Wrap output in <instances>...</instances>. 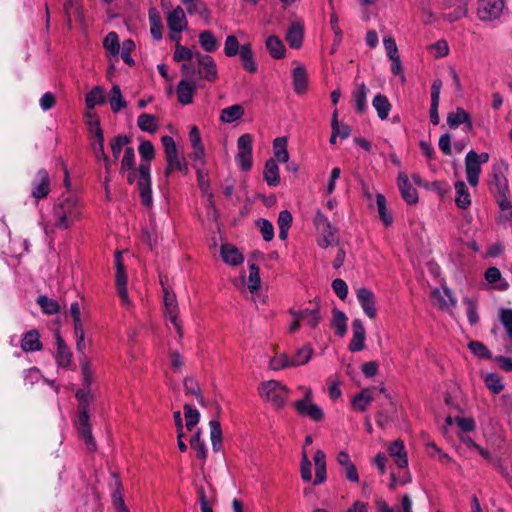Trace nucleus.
I'll use <instances>...</instances> for the list:
<instances>
[{
	"label": "nucleus",
	"mask_w": 512,
	"mask_h": 512,
	"mask_svg": "<svg viewBox=\"0 0 512 512\" xmlns=\"http://www.w3.org/2000/svg\"><path fill=\"white\" fill-rule=\"evenodd\" d=\"M82 218V205L79 198L72 194L61 195L54 203L50 220H43L42 226L46 235L55 230H67Z\"/></svg>",
	"instance_id": "nucleus-1"
},
{
	"label": "nucleus",
	"mask_w": 512,
	"mask_h": 512,
	"mask_svg": "<svg viewBox=\"0 0 512 512\" xmlns=\"http://www.w3.org/2000/svg\"><path fill=\"white\" fill-rule=\"evenodd\" d=\"M138 150L142 158V161L138 167V191L142 205L145 207H150L152 205L153 198L149 162L154 158L155 150L150 141H142Z\"/></svg>",
	"instance_id": "nucleus-2"
},
{
	"label": "nucleus",
	"mask_w": 512,
	"mask_h": 512,
	"mask_svg": "<svg viewBox=\"0 0 512 512\" xmlns=\"http://www.w3.org/2000/svg\"><path fill=\"white\" fill-rule=\"evenodd\" d=\"M260 396L275 408H281L286 403L289 390L276 380L263 382L259 387Z\"/></svg>",
	"instance_id": "nucleus-3"
},
{
	"label": "nucleus",
	"mask_w": 512,
	"mask_h": 512,
	"mask_svg": "<svg viewBox=\"0 0 512 512\" xmlns=\"http://www.w3.org/2000/svg\"><path fill=\"white\" fill-rule=\"evenodd\" d=\"M161 141L164 146L165 158L167 161V167L165 169L166 177H169L174 171L187 173V163L184 159L179 158L177 147L173 138L166 135L162 137Z\"/></svg>",
	"instance_id": "nucleus-4"
},
{
	"label": "nucleus",
	"mask_w": 512,
	"mask_h": 512,
	"mask_svg": "<svg viewBox=\"0 0 512 512\" xmlns=\"http://www.w3.org/2000/svg\"><path fill=\"white\" fill-rule=\"evenodd\" d=\"M161 284L163 286V304H164V313L167 321H169L175 328L176 332L181 337L183 334L181 323L178 320L179 307L176 299V295L169 291V289L164 286V282L161 279Z\"/></svg>",
	"instance_id": "nucleus-5"
},
{
	"label": "nucleus",
	"mask_w": 512,
	"mask_h": 512,
	"mask_svg": "<svg viewBox=\"0 0 512 512\" xmlns=\"http://www.w3.org/2000/svg\"><path fill=\"white\" fill-rule=\"evenodd\" d=\"M78 416L75 421L80 437L85 441L87 448L90 451L96 449V444L92 436L91 427L89 424V408L82 406L78 409Z\"/></svg>",
	"instance_id": "nucleus-6"
},
{
	"label": "nucleus",
	"mask_w": 512,
	"mask_h": 512,
	"mask_svg": "<svg viewBox=\"0 0 512 512\" xmlns=\"http://www.w3.org/2000/svg\"><path fill=\"white\" fill-rule=\"evenodd\" d=\"M197 73L200 79L214 82L218 77L217 65L210 55L196 53Z\"/></svg>",
	"instance_id": "nucleus-7"
},
{
	"label": "nucleus",
	"mask_w": 512,
	"mask_h": 512,
	"mask_svg": "<svg viewBox=\"0 0 512 512\" xmlns=\"http://www.w3.org/2000/svg\"><path fill=\"white\" fill-rule=\"evenodd\" d=\"M504 0H479L478 16L482 21H492L500 17Z\"/></svg>",
	"instance_id": "nucleus-8"
},
{
	"label": "nucleus",
	"mask_w": 512,
	"mask_h": 512,
	"mask_svg": "<svg viewBox=\"0 0 512 512\" xmlns=\"http://www.w3.org/2000/svg\"><path fill=\"white\" fill-rule=\"evenodd\" d=\"M311 390H307L305 397L302 400L295 402V408L297 411L306 417L311 418L314 421H319L323 417L322 409L311 401Z\"/></svg>",
	"instance_id": "nucleus-9"
},
{
	"label": "nucleus",
	"mask_w": 512,
	"mask_h": 512,
	"mask_svg": "<svg viewBox=\"0 0 512 512\" xmlns=\"http://www.w3.org/2000/svg\"><path fill=\"white\" fill-rule=\"evenodd\" d=\"M116 264V287L121 298V302L123 306L129 307L131 305V301L128 297V292L126 289L127 277L124 271L123 264L121 262V253L117 252L115 257Z\"/></svg>",
	"instance_id": "nucleus-10"
},
{
	"label": "nucleus",
	"mask_w": 512,
	"mask_h": 512,
	"mask_svg": "<svg viewBox=\"0 0 512 512\" xmlns=\"http://www.w3.org/2000/svg\"><path fill=\"white\" fill-rule=\"evenodd\" d=\"M356 297L365 315L371 319L375 318L377 310L374 293L367 288H359L356 291Z\"/></svg>",
	"instance_id": "nucleus-11"
},
{
	"label": "nucleus",
	"mask_w": 512,
	"mask_h": 512,
	"mask_svg": "<svg viewBox=\"0 0 512 512\" xmlns=\"http://www.w3.org/2000/svg\"><path fill=\"white\" fill-rule=\"evenodd\" d=\"M50 191L49 174L46 170H39L32 182V195L36 199L45 198Z\"/></svg>",
	"instance_id": "nucleus-12"
},
{
	"label": "nucleus",
	"mask_w": 512,
	"mask_h": 512,
	"mask_svg": "<svg viewBox=\"0 0 512 512\" xmlns=\"http://www.w3.org/2000/svg\"><path fill=\"white\" fill-rule=\"evenodd\" d=\"M506 167L503 165H495L492 169V180L490 181V189L492 192L504 195L508 194V181L504 170Z\"/></svg>",
	"instance_id": "nucleus-13"
},
{
	"label": "nucleus",
	"mask_w": 512,
	"mask_h": 512,
	"mask_svg": "<svg viewBox=\"0 0 512 512\" xmlns=\"http://www.w3.org/2000/svg\"><path fill=\"white\" fill-rule=\"evenodd\" d=\"M166 22L169 30L183 32L188 27L186 14L181 6H177L167 13Z\"/></svg>",
	"instance_id": "nucleus-14"
},
{
	"label": "nucleus",
	"mask_w": 512,
	"mask_h": 512,
	"mask_svg": "<svg viewBox=\"0 0 512 512\" xmlns=\"http://www.w3.org/2000/svg\"><path fill=\"white\" fill-rule=\"evenodd\" d=\"M353 337L349 343V349L352 352L361 351L364 348L366 331L360 319H354L352 322Z\"/></svg>",
	"instance_id": "nucleus-15"
},
{
	"label": "nucleus",
	"mask_w": 512,
	"mask_h": 512,
	"mask_svg": "<svg viewBox=\"0 0 512 512\" xmlns=\"http://www.w3.org/2000/svg\"><path fill=\"white\" fill-rule=\"evenodd\" d=\"M432 303L440 309H450L456 303L451 291L446 288H436L431 294Z\"/></svg>",
	"instance_id": "nucleus-16"
},
{
	"label": "nucleus",
	"mask_w": 512,
	"mask_h": 512,
	"mask_svg": "<svg viewBox=\"0 0 512 512\" xmlns=\"http://www.w3.org/2000/svg\"><path fill=\"white\" fill-rule=\"evenodd\" d=\"M398 188L402 198L408 204H415L418 201L417 191L411 186L408 176L404 172L398 174Z\"/></svg>",
	"instance_id": "nucleus-17"
},
{
	"label": "nucleus",
	"mask_w": 512,
	"mask_h": 512,
	"mask_svg": "<svg viewBox=\"0 0 512 512\" xmlns=\"http://www.w3.org/2000/svg\"><path fill=\"white\" fill-rule=\"evenodd\" d=\"M388 453L399 468H406L408 466V456L403 441H393L388 447Z\"/></svg>",
	"instance_id": "nucleus-18"
},
{
	"label": "nucleus",
	"mask_w": 512,
	"mask_h": 512,
	"mask_svg": "<svg viewBox=\"0 0 512 512\" xmlns=\"http://www.w3.org/2000/svg\"><path fill=\"white\" fill-rule=\"evenodd\" d=\"M336 459L346 478L351 482H358V472L356 466L352 463L349 454L345 451H340Z\"/></svg>",
	"instance_id": "nucleus-19"
},
{
	"label": "nucleus",
	"mask_w": 512,
	"mask_h": 512,
	"mask_svg": "<svg viewBox=\"0 0 512 512\" xmlns=\"http://www.w3.org/2000/svg\"><path fill=\"white\" fill-rule=\"evenodd\" d=\"M447 124L452 129L457 128L461 124H465L466 131H470L472 129L470 115L460 107H458L455 111L448 113Z\"/></svg>",
	"instance_id": "nucleus-20"
},
{
	"label": "nucleus",
	"mask_w": 512,
	"mask_h": 512,
	"mask_svg": "<svg viewBox=\"0 0 512 512\" xmlns=\"http://www.w3.org/2000/svg\"><path fill=\"white\" fill-rule=\"evenodd\" d=\"M290 314L293 316V318L300 319L301 322H304L311 328L317 327L321 320L318 308L304 309L299 311L290 310Z\"/></svg>",
	"instance_id": "nucleus-21"
},
{
	"label": "nucleus",
	"mask_w": 512,
	"mask_h": 512,
	"mask_svg": "<svg viewBox=\"0 0 512 512\" xmlns=\"http://www.w3.org/2000/svg\"><path fill=\"white\" fill-rule=\"evenodd\" d=\"M292 78L295 93L298 95L304 94L308 86L306 68L303 65H297L292 71Z\"/></svg>",
	"instance_id": "nucleus-22"
},
{
	"label": "nucleus",
	"mask_w": 512,
	"mask_h": 512,
	"mask_svg": "<svg viewBox=\"0 0 512 512\" xmlns=\"http://www.w3.org/2000/svg\"><path fill=\"white\" fill-rule=\"evenodd\" d=\"M369 88L364 83H356L353 90V99L355 102V110L357 113L362 114L367 109V96Z\"/></svg>",
	"instance_id": "nucleus-23"
},
{
	"label": "nucleus",
	"mask_w": 512,
	"mask_h": 512,
	"mask_svg": "<svg viewBox=\"0 0 512 512\" xmlns=\"http://www.w3.org/2000/svg\"><path fill=\"white\" fill-rule=\"evenodd\" d=\"M465 170L468 183L476 187L479 183L481 173V165L471 158L468 154L465 157Z\"/></svg>",
	"instance_id": "nucleus-24"
},
{
	"label": "nucleus",
	"mask_w": 512,
	"mask_h": 512,
	"mask_svg": "<svg viewBox=\"0 0 512 512\" xmlns=\"http://www.w3.org/2000/svg\"><path fill=\"white\" fill-rule=\"evenodd\" d=\"M56 344H57V351H56V362L58 366L60 367H68L71 362L72 354L70 352L69 347L66 345L65 341L62 339L60 335L56 336Z\"/></svg>",
	"instance_id": "nucleus-25"
},
{
	"label": "nucleus",
	"mask_w": 512,
	"mask_h": 512,
	"mask_svg": "<svg viewBox=\"0 0 512 512\" xmlns=\"http://www.w3.org/2000/svg\"><path fill=\"white\" fill-rule=\"evenodd\" d=\"M189 15H199L203 19H209L210 10L203 0H181Z\"/></svg>",
	"instance_id": "nucleus-26"
},
{
	"label": "nucleus",
	"mask_w": 512,
	"mask_h": 512,
	"mask_svg": "<svg viewBox=\"0 0 512 512\" xmlns=\"http://www.w3.org/2000/svg\"><path fill=\"white\" fill-rule=\"evenodd\" d=\"M245 111L242 105L234 104L229 107H226L220 112V121L226 124H231L237 120H240Z\"/></svg>",
	"instance_id": "nucleus-27"
},
{
	"label": "nucleus",
	"mask_w": 512,
	"mask_h": 512,
	"mask_svg": "<svg viewBox=\"0 0 512 512\" xmlns=\"http://www.w3.org/2000/svg\"><path fill=\"white\" fill-rule=\"evenodd\" d=\"M312 355V346L310 344H304L292 357H290V365H292V368L303 366L311 360Z\"/></svg>",
	"instance_id": "nucleus-28"
},
{
	"label": "nucleus",
	"mask_w": 512,
	"mask_h": 512,
	"mask_svg": "<svg viewBox=\"0 0 512 512\" xmlns=\"http://www.w3.org/2000/svg\"><path fill=\"white\" fill-rule=\"evenodd\" d=\"M221 256L226 264L237 266L244 260L242 254L238 249L230 244H223L221 246Z\"/></svg>",
	"instance_id": "nucleus-29"
},
{
	"label": "nucleus",
	"mask_w": 512,
	"mask_h": 512,
	"mask_svg": "<svg viewBox=\"0 0 512 512\" xmlns=\"http://www.w3.org/2000/svg\"><path fill=\"white\" fill-rule=\"evenodd\" d=\"M286 41L291 48H300L303 41V26L298 23H292L286 33Z\"/></svg>",
	"instance_id": "nucleus-30"
},
{
	"label": "nucleus",
	"mask_w": 512,
	"mask_h": 512,
	"mask_svg": "<svg viewBox=\"0 0 512 512\" xmlns=\"http://www.w3.org/2000/svg\"><path fill=\"white\" fill-rule=\"evenodd\" d=\"M198 41L201 48L207 53L216 51L220 45L218 39L210 30L200 32L198 35Z\"/></svg>",
	"instance_id": "nucleus-31"
},
{
	"label": "nucleus",
	"mask_w": 512,
	"mask_h": 512,
	"mask_svg": "<svg viewBox=\"0 0 512 512\" xmlns=\"http://www.w3.org/2000/svg\"><path fill=\"white\" fill-rule=\"evenodd\" d=\"M263 175L269 186H277L280 183L279 168L274 158L266 161Z\"/></svg>",
	"instance_id": "nucleus-32"
},
{
	"label": "nucleus",
	"mask_w": 512,
	"mask_h": 512,
	"mask_svg": "<svg viewBox=\"0 0 512 512\" xmlns=\"http://www.w3.org/2000/svg\"><path fill=\"white\" fill-rule=\"evenodd\" d=\"M453 6H455V9L453 12L444 14V18L451 23L465 17L466 13H467L466 4L462 1H460L459 4H457V5H455L452 0H445L443 3L444 9H450Z\"/></svg>",
	"instance_id": "nucleus-33"
},
{
	"label": "nucleus",
	"mask_w": 512,
	"mask_h": 512,
	"mask_svg": "<svg viewBox=\"0 0 512 512\" xmlns=\"http://www.w3.org/2000/svg\"><path fill=\"white\" fill-rule=\"evenodd\" d=\"M265 45L271 57L275 59H281L285 56L286 49L282 40L279 37L275 35H270L266 39Z\"/></svg>",
	"instance_id": "nucleus-34"
},
{
	"label": "nucleus",
	"mask_w": 512,
	"mask_h": 512,
	"mask_svg": "<svg viewBox=\"0 0 512 512\" xmlns=\"http://www.w3.org/2000/svg\"><path fill=\"white\" fill-rule=\"evenodd\" d=\"M238 54L240 60L242 61L243 68L250 73H255L257 71L258 66L257 63L255 62L250 45H242Z\"/></svg>",
	"instance_id": "nucleus-35"
},
{
	"label": "nucleus",
	"mask_w": 512,
	"mask_h": 512,
	"mask_svg": "<svg viewBox=\"0 0 512 512\" xmlns=\"http://www.w3.org/2000/svg\"><path fill=\"white\" fill-rule=\"evenodd\" d=\"M195 85L188 80H181L177 86V95L180 103L187 105L193 100Z\"/></svg>",
	"instance_id": "nucleus-36"
},
{
	"label": "nucleus",
	"mask_w": 512,
	"mask_h": 512,
	"mask_svg": "<svg viewBox=\"0 0 512 512\" xmlns=\"http://www.w3.org/2000/svg\"><path fill=\"white\" fill-rule=\"evenodd\" d=\"M456 197L455 203L460 209H467L471 205L470 194L467 186L463 181H458L454 185Z\"/></svg>",
	"instance_id": "nucleus-37"
},
{
	"label": "nucleus",
	"mask_w": 512,
	"mask_h": 512,
	"mask_svg": "<svg viewBox=\"0 0 512 512\" xmlns=\"http://www.w3.org/2000/svg\"><path fill=\"white\" fill-rule=\"evenodd\" d=\"M372 106L376 110L377 115L381 120L388 118L392 107L388 98L380 93L374 96L372 100Z\"/></svg>",
	"instance_id": "nucleus-38"
},
{
	"label": "nucleus",
	"mask_w": 512,
	"mask_h": 512,
	"mask_svg": "<svg viewBox=\"0 0 512 512\" xmlns=\"http://www.w3.org/2000/svg\"><path fill=\"white\" fill-rule=\"evenodd\" d=\"M21 348L25 352H33L41 349L39 333L36 330H30L24 334L21 341Z\"/></svg>",
	"instance_id": "nucleus-39"
},
{
	"label": "nucleus",
	"mask_w": 512,
	"mask_h": 512,
	"mask_svg": "<svg viewBox=\"0 0 512 512\" xmlns=\"http://www.w3.org/2000/svg\"><path fill=\"white\" fill-rule=\"evenodd\" d=\"M95 125V135H93L92 139V150L96 157V159L105 158L104 151V135L100 125L94 122Z\"/></svg>",
	"instance_id": "nucleus-40"
},
{
	"label": "nucleus",
	"mask_w": 512,
	"mask_h": 512,
	"mask_svg": "<svg viewBox=\"0 0 512 512\" xmlns=\"http://www.w3.org/2000/svg\"><path fill=\"white\" fill-rule=\"evenodd\" d=\"M376 388L365 389L352 399V406L357 411H365L373 400L372 392Z\"/></svg>",
	"instance_id": "nucleus-41"
},
{
	"label": "nucleus",
	"mask_w": 512,
	"mask_h": 512,
	"mask_svg": "<svg viewBox=\"0 0 512 512\" xmlns=\"http://www.w3.org/2000/svg\"><path fill=\"white\" fill-rule=\"evenodd\" d=\"M104 102V89L100 86H95L86 94L85 103L88 110H92L96 105L103 104Z\"/></svg>",
	"instance_id": "nucleus-42"
},
{
	"label": "nucleus",
	"mask_w": 512,
	"mask_h": 512,
	"mask_svg": "<svg viewBox=\"0 0 512 512\" xmlns=\"http://www.w3.org/2000/svg\"><path fill=\"white\" fill-rule=\"evenodd\" d=\"M209 427L212 448L215 452H218L222 447V429L220 422L216 419H212L209 421Z\"/></svg>",
	"instance_id": "nucleus-43"
},
{
	"label": "nucleus",
	"mask_w": 512,
	"mask_h": 512,
	"mask_svg": "<svg viewBox=\"0 0 512 512\" xmlns=\"http://www.w3.org/2000/svg\"><path fill=\"white\" fill-rule=\"evenodd\" d=\"M485 279L490 284H497L496 288L499 290H506L509 287V284L507 281L502 279L501 272L496 267H490L485 272Z\"/></svg>",
	"instance_id": "nucleus-44"
},
{
	"label": "nucleus",
	"mask_w": 512,
	"mask_h": 512,
	"mask_svg": "<svg viewBox=\"0 0 512 512\" xmlns=\"http://www.w3.org/2000/svg\"><path fill=\"white\" fill-rule=\"evenodd\" d=\"M103 46L114 58L120 53V43L116 32H109L103 40Z\"/></svg>",
	"instance_id": "nucleus-45"
},
{
	"label": "nucleus",
	"mask_w": 512,
	"mask_h": 512,
	"mask_svg": "<svg viewBox=\"0 0 512 512\" xmlns=\"http://www.w3.org/2000/svg\"><path fill=\"white\" fill-rule=\"evenodd\" d=\"M109 102L113 112L117 113L126 106V102L122 97L120 87L114 85L109 92Z\"/></svg>",
	"instance_id": "nucleus-46"
},
{
	"label": "nucleus",
	"mask_w": 512,
	"mask_h": 512,
	"mask_svg": "<svg viewBox=\"0 0 512 512\" xmlns=\"http://www.w3.org/2000/svg\"><path fill=\"white\" fill-rule=\"evenodd\" d=\"M331 325L335 328V332L339 336H344L347 331V317L344 312L339 310L333 311Z\"/></svg>",
	"instance_id": "nucleus-47"
},
{
	"label": "nucleus",
	"mask_w": 512,
	"mask_h": 512,
	"mask_svg": "<svg viewBox=\"0 0 512 512\" xmlns=\"http://www.w3.org/2000/svg\"><path fill=\"white\" fill-rule=\"evenodd\" d=\"M318 233L320 234V238L318 240V244L320 247L322 248H327L328 246L330 245H333L334 243H336L338 240H337V234H336V229L331 226H329L328 229H320V230H317Z\"/></svg>",
	"instance_id": "nucleus-48"
},
{
	"label": "nucleus",
	"mask_w": 512,
	"mask_h": 512,
	"mask_svg": "<svg viewBox=\"0 0 512 512\" xmlns=\"http://www.w3.org/2000/svg\"><path fill=\"white\" fill-rule=\"evenodd\" d=\"M376 205L378 210V215L381 221L385 226H389L392 224L393 219L392 216L388 213L386 207V199L383 194L378 193L376 195Z\"/></svg>",
	"instance_id": "nucleus-49"
},
{
	"label": "nucleus",
	"mask_w": 512,
	"mask_h": 512,
	"mask_svg": "<svg viewBox=\"0 0 512 512\" xmlns=\"http://www.w3.org/2000/svg\"><path fill=\"white\" fill-rule=\"evenodd\" d=\"M137 125L142 131L149 133L156 132L158 128L156 118L153 115L147 113H143L138 117Z\"/></svg>",
	"instance_id": "nucleus-50"
},
{
	"label": "nucleus",
	"mask_w": 512,
	"mask_h": 512,
	"mask_svg": "<svg viewBox=\"0 0 512 512\" xmlns=\"http://www.w3.org/2000/svg\"><path fill=\"white\" fill-rule=\"evenodd\" d=\"M198 186L204 197H207L210 205H213V193L210 189V182L207 175L202 170H197Z\"/></svg>",
	"instance_id": "nucleus-51"
},
{
	"label": "nucleus",
	"mask_w": 512,
	"mask_h": 512,
	"mask_svg": "<svg viewBox=\"0 0 512 512\" xmlns=\"http://www.w3.org/2000/svg\"><path fill=\"white\" fill-rule=\"evenodd\" d=\"M191 447L196 451L199 459L205 460L207 457V449L204 441L201 439V431L198 430L190 439Z\"/></svg>",
	"instance_id": "nucleus-52"
},
{
	"label": "nucleus",
	"mask_w": 512,
	"mask_h": 512,
	"mask_svg": "<svg viewBox=\"0 0 512 512\" xmlns=\"http://www.w3.org/2000/svg\"><path fill=\"white\" fill-rule=\"evenodd\" d=\"M269 368L274 371L292 368L290 357L286 353L275 355L269 361Z\"/></svg>",
	"instance_id": "nucleus-53"
},
{
	"label": "nucleus",
	"mask_w": 512,
	"mask_h": 512,
	"mask_svg": "<svg viewBox=\"0 0 512 512\" xmlns=\"http://www.w3.org/2000/svg\"><path fill=\"white\" fill-rule=\"evenodd\" d=\"M184 416L186 419V428L192 431L200 420V413L197 409L192 408L191 405H184Z\"/></svg>",
	"instance_id": "nucleus-54"
},
{
	"label": "nucleus",
	"mask_w": 512,
	"mask_h": 512,
	"mask_svg": "<svg viewBox=\"0 0 512 512\" xmlns=\"http://www.w3.org/2000/svg\"><path fill=\"white\" fill-rule=\"evenodd\" d=\"M130 141V138L125 135H118L111 140L110 146L114 158L113 162L119 158L122 149L128 145Z\"/></svg>",
	"instance_id": "nucleus-55"
},
{
	"label": "nucleus",
	"mask_w": 512,
	"mask_h": 512,
	"mask_svg": "<svg viewBox=\"0 0 512 512\" xmlns=\"http://www.w3.org/2000/svg\"><path fill=\"white\" fill-rule=\"evenodd\" d=\"M135 169V152L132 147H126L121 160L120 174L124 175L127 170Z\"/></svg>",
	"instance_id": "nucleus-56"
},
{
	"label": "nucleus",
	"mask_w": 512,
	"mask_h": 512,
	"mask_svg": "<svg viewBox=\"0 0 512 512\" xmlns=\"http://www.w3.org/2000/svg\"><path fill=\"white\" fill-rule=\"evenodd\" d=\"M261 280L259 268L255 264L249 266L248 289L251 293L256 292L260 288Z\"/></svg>",
	"instance_id": "nucleus-57"
},
{
	"label": "nucleus",
	"mask_w": 512,
	"mask_h": 512,
	"mask_svg": "<svg viewBox=\"0 0 512 512\" xmlns=\"http://www.w3.org/2000/svg\"><path fill=\"white\" fill-rule=\"evenodd\" d=\"M175 46L176 47H175V52L173 54V58L176 62L190 61L193 58H196L197 52H193L192 49L187 48L183 45H175Z\"/></svg>",
	"instance_id": "nucleus-58"
},
{
	"label": "nucleus",
	"mask_w": 512,
	"mask_h": 512,
	"mask_svg": "<svg viewBox=\"0 0 512 512\" xmlns=\"http://www.w3.org/2000/svg\"><path fill=\"white\" fill-rule=\"evenodd\" d=\"M238 39L234 35H229L225 39L224 53L227 57H234L240 51Z\"/></svg>",
	"instance_id": "nucleus-59"
},
{
	"label": "nucleus",
	"mask_w": 512,
	"mask_h": 512,
	"mask_svg": "<svg viewBox=\"0 0 512 512\" xmlns=\"http://www.w3.org/2000/svg\"><path fill=\"white\" fill-rule=\"evenodd\" d=\"M37 302L46 314H55L59 311V304L46 296L38 297Z\"/></svg>",
	"instance_id": "nucleus-60"
},
{
	"label": "nucleus",
	"mask_w": 512,
	"mask_h": 512,
	"mask_svg": "<svg viewBox=\"0 0 512 512\" xmlns=\"http://www.w3.org/2000/svg\"><path fill=\"white\" fill-rule=\"evenodd\" d=\"M134 47H135V44L130 39L125 40L122 43V46H120L119 55H121V58L123 59V61L130 66L134 65V60L132 59V57L130 55V53L134 49Z\"/></svg>",
	"instance_id": "nucleus-61"
},
{
	"label": "nucleus",
	"mask_w": 512,
	"mask_h": 512,
	"mask_svg": "<svg viewBox=\"0 0 512 512\" xmlns=\"http://www.w3.org/2000/svg\"><path fill=\"white\" fill-rule=\"evenodd\" d=\"M235 160L241 170L248 171L252 167V152H237Z\"/></svg>",
	"instance_id": "nucleus-62"
},
{
	"label": "nucleus",
	"mask_w": 512,
	"mask_h": 512,
	"mask_svg": "<svg viewBox=\"0 0 512 512\" xmlns=\"http://www.w3.org/2000/svg\"><path fill=\"white\" fill-rule=\"evenodd\" d=\"M486 386L493 392V393H500L504 385L501 381V379L496 374H488L485 378Z\"/></svg>",
	"instance_id": "nucleus-63"
},
{
	"label": "nucleus",
	"mask_w": 512,
	"mask_h": 512,
	"mask_svg": "<svg viewBox=\"0 0 512 512\" xmlns=\"http://www.w3.org/2000/svg\"><path fill=\"white\" fill-rule=\"evenodd\" d=\"M500 321L505 327L508 336L512 339V310L502 309L500 313Z\"/></svg>",
	"instance_id": "nucleus-64"
}]
</instances>
